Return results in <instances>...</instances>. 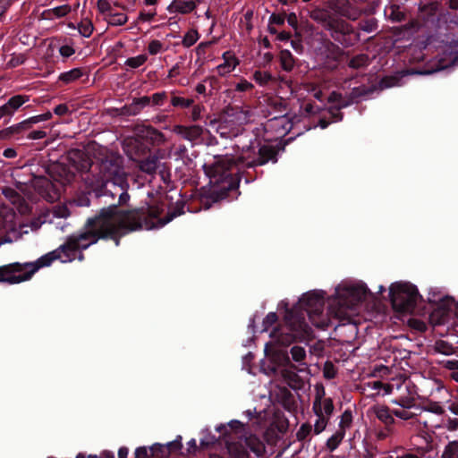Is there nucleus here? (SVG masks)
<instances>
[{
    "instance_id": "f257e3e1",
    "label": "nucleus",
    "mask_w": 458,
    "mask_h": 458,
    "mask_svg": "<svg viewBox=\"0 0 458 458\" xmlns=\"http://www.w3.org/2000/svg\"><path fill=\"white\" fill-rule=\"evenodd\" d=\"M140 223V210L116 212L113 207L103 208L98 215L87 219L81 231L69 235L57 249L38 258V263L46 267L55 260L72 262L80 250H87L99 240H112L118 246L123 236L143 226Z\"/></svg>"
},
{
    "instance_id": "f03ea898",
    "label": "nucleus",
    "mask_w": 458,
    "mask_h": 458,
    "mask_svg": "<svg viewBox=\"0 0 458 458\" xmlns=\"http://www.w3.org/2000/svg\"><path fill=\"white\" fill-rule=\"evenodd\" d=\"M355 303H347L342 296L334 298L329 302L328 312L323 313L324 299L315 293H309L300 300L299 307L287 310L284 321L290 333H281L275 328L270 336L278 344L287 346L295 340H302L311 335V328L305 321L307 315L318 328L326 329L331 324V318L344 320L351 316Z\"/></svg>"
},
{
    "instance_id": "7ed1b4c3",
    "label": "nucleus",
    "mask_w": 458,
    "mask_h": 458,
    "mask_svg": "<svg viewBox=\"0 0 458 458\" xmlns=\"http://www.w3.org/2000/svg\"><path fill=\"white\" fill-rule=\"evenodd\" d=\"M336 14L356 21L360 17L361 10L346 3L337 6L335 13L326 8L317 7L310 11V17L328 31L330 37L344 47L353 46L359 40V33L354 31L352 24Z\"/></svg>"
},
{
    "instance_id": "20e7f679",
    "label": "nucleus",
    "mask_w": 458,
    "mask_h": 458,
    "mask_svg": "<svg viewBox=\"0 0 458 458\" xmlns=\"http://www.w3.org/2000/svg\"><path fill=\"white\" fill-rule=\"evenodd\" d=\"M129 188V184L127 180H123V182H118L117 184L106 189L103 191V194H110L112 198L118 195V203L115 205H111L108 208H114L116 212H127L128 210H118V206L126 205L130 200V195L127 192ZM183 204H178L176 208L172 211H169L166 216L163 219L159 218V216L162 212V209L157 206L152 207H142L140 208L130 209L129 211L140 210V224H142V227L138 230L146 229L150 230L156 227H161L172 221L174 217L183 214Z\"/></svg>"
},
{
    "instance_id": "39448f33",
    "label": "nucleus",
    "mask_w": 458,
    "mask_h": 458,
    "mask_svg": "<svg viewBox=\"0 0 458 458\" xmlns=\"http://www.w3.org/2000/svg\"><path fill=\"white\" fill-rule=\"evenodd\" d=\"M242 165L238 157L231 154L216 155L211 163L203 165L205 174L209 178V183L212 186L211 199L216 202L225 199L228 191L237 186V180L231 173L234 165Z\"/></svg>"
},
{
    "instance_id": "423d86ee",
    "label": "nucleus",
    "mask_w": 458,
    "mask_h": 458,
    "mask_svg": "<svg viewBox=\"0 0 458 458\" xmlns=\"http://www.w3.org/2000/svg\"><path fill=\"white\" fill-rule=\"evenodd\" d=\"M98 172L94 174L95 189L105 191L126 179V173L123 167V157L109 152L99 158L97 164Z\"/></svg>"
},
{
    "instance_id": "0eeeda50",
    "label": "nucleus",
    "mask_w": 458,
    "mask_h": 458,
    "mask_svg": "<svg viewBox=\"0 0 458 458\" xmlns=\"http://www.w3.org/2000/svg\"><path fill=\"white\" fill-rule=\"evenodd\" d=\"M90 168L89 160L80 151H72L69 154L67 164H57L50 169L51 178L62 185L70 183L76 173L87 171Z\"/></svg>"
},
{
    "instance_id": "6e6552de",
    "label": "nucleus",
    "mask_w": 458,
    "mask_h": 458,
    "mask_svg": "<svg viewBox=\"0 0 458 458\" xmlns=\"http://www.w3.org/2000/svg\"><path fill=\"white\" fill-rule=\"evenodd\" d=\"M40 268L38 259L33 262H13L0 266V283L18 284L29 281Z\"/></svg>"
},
{
    "instance_id": "1a4fd4ad",
    "label": "nucleus",
    "mask_w": 458,
    "mask_h": 458,
    "mask_svg": "<svg viewBox=\"0 0 458 458\" xmlns=\"http://www.w3.org/2000/svg\"><path fill=\"white\" fill-rule=\"evenodd\" d=\"M386 394H393L392 403L401 408H415L417 392L415 386L408 379H392L386 383Z\"/></svg>"
},
{
    "instance_id": "9d476101",
    "label": "nucleus",
    "mask_w": 458,
    "mask_h": 458,
    "mask_svg": "<svg viewBox=\"0 0 458 458\" xmlns=\"http://www.w3.org/2000/svg\"><path fill=\"white\" fill-rule=\"evenodd\" d=\"M394 309L400 312H411L416 305L418 291L410 284H394L390 287Z\"/></svg>"
},
{
    "instance_id": "9b49d317",
    "label": "nucleus",
    "mask_w": 458,
    "mask_h": 458,
    "mask_svg": "<svg viewBox=\"0 0 458 458\" xmlns=\"http://www.w3.org/2000/svg\"><path fill=\"white\" fill-rule=\"evenodd\" d=\"M276 155L277 152L274 147L270 145H262L259 148L257 152L253 148L244 150L242 154L239 156V160L243 165L247 167H253L257 165H263L268 161L276 163L277 161Z\"/></svg>"
},
{
    "instance_id": "f8f14e48",
    "label": "nucleus",
    "mask_w": 458,
    "mask_h": 458,
    "mask_svg": "<svg viewBox=\"0 0 458 458\" xmlns=\"http://www.w3.org/2000/svg\"><path fill=\"white\" fill-rule=\"evenodd\" d=\"M292 127L293 124L287 114H276L266 123V130L274 131L276 138L285 136Z\"/></svg>"
},
{
    "instance_id": "ddd939ff",
    "label": "nucleus",
    "mask_w": 458,
    "mask_h": 458,
    "mask_svg": "<svg viewBox=\"0 0 458 458\" xmlns=\"http://www.w3.org/2000/svg\"><path fill=\"white\" fill-rule=\"evenodd\" d=\"M30 100L28 95H14L10 98L6 103L0 106V119L8 117L9 119L18 111V109Z\"/></svg>"
},
{
    "instance_id": "4468645a",
    "label": "nucleus",
    "mask_w": 458,
    "mask_h": 458,
    "mask_svg": "<svg viewBox=\"0 0 458 458\" xmlns=\"http://www.w3.org/2000/svg\"><path fill=\"white\" fill-rule=\"evenodd\" d=\"M136 131L138 136L155 146H161L166 141L165 134L150 125H139Z\"/></svg>"
},
{
    "instance_id": "2eb2a0df",
    "label": "nucleus",
    "mask_w": 458,
    "mask_h": 458,
    "mask_svg": "<svg viewBox=\"0 0 458 458\" xmlns=\"http://www.w3.org/2000/svg\"><path fill=\"white\" fill-rule=\"evenodd\" d=\"M452 65H458V39L452 41L444 52V56L438 60L435 72L444 70Z\"/></svg>"
},
{
    "instance_id": "dca6fc26",
    "label": "nucleus",
    "mask_w": 458,
    "mask_h": 458,
    "mask_svg": "<svg viewBox=\"0 0 458 458\" xmlns=\"http://www.w3.org/2000/svg\"><path fill=\"white\" fill-rule=\"evenodd\" d=\"M368 414L374 415L378 420L388 427L394 423L393 417V411H390L389 407L384 404H374L368 410Z\"/></svg>"
},
{
    "instance_id": "f3484780",
    "label": "nucleus",
    "mask_w": 458,
    "mask_h": 458,
    "mask_svg": "<svg viewBox=\"0 0 458 458\" xmlns=\"http://www.w3.org/2000/svg\"><path fill=\"white\" fill-rule=\"evenodd\" d=\"M173 131L182 138L189 141H195L199 140L202 133L203 128L199 125H191V126H183V125H175L173 128Z\"/></svg>"
},
{
    "instance_id": "a211bd4d",
    "label": "nucleus",
    "mask_w": 458,
    "mask_h": 458,
    "mask_svg": "<svg viewBox=\"0 0 458 458\" xmlns=\"http://www.w3.org/2000/svg\"><path fill=\"white\" fill-rule=\"evenodd\" d=\"M31 185L43 197L49 198L51 200L55 199V196L51 195V191L55 188V184L48 177L34 176L31 180Z\"/></svg>"
},
{
    "instance_id": "6ab92c4d",
    "label": "nucleus",
    "mask_w": 458,
    "mask_h": 458,
    "mask_svg": "<svg viewBox=\"0 0 458 458\" xmlns=\"http://www.w3.org/2000/svg\"><path fill=\"white\" fill-rule=\"evenodd\" d=\"M224 63L216 66V70L218 75L225 76L232 72L239 64V60L232 51H226L223 54Z\"/></svg>"
},
{
    "instance_id": "aec40b11",
    "label": "nucleus",
    "mask_w": 458,
    "mask_h": 458,
    "mask_svg": "<svg viewBox=\"0 0 458 458\" xmlns=\"http://www.w3.org/2000/svg\"><path fill=\"white\" fill-rule=\"evenodd\" d=\"M264 101L270 114H287V103L284 98L277 96H267Z\"/></svg>"
},
{
    "instance_id": "412c9836",
    "label": "nucleus",
    "mask_w": 458,
    "mask_h": 458,
    "mask_svg": "<svg viewBox=\"0 0 458 458\" xmlns=\"http://www.w3.org/2000/svg\"><path fill=\"white\" fill-rule=\"evenodd\" d=\"M197 0H174L167 7L170 13L187 14L195 10Z\"/></svg>"
},
{
    "instance_id": "4be33fe9",
    "label": "nucleus",
    "mask_w": 458,
    "mask_h": 458,
    "mask_svg": "<svg viewBox=\"0 0 458 458\" xmlns=\"http://www.w3.org/2000/svg\"><path fill=\"white\" fill-rule=\"evenodd\" d=\"M300 367L293 364H288V366L284 367L281 369V376L288 384V386L292 388H299L301 385V380L297 374L298 369Z\"/></svg>"
},
{
    "instance_id": "5701e85b",
    "label": "nucleus",
    "mask_w": 458,
    "mask_h": 458,
    "mask_svg": "<svg viewBox=\"0 0 458 458\" xmlns=\"http://www.w3.org/2000/svg\"><path fill=\"white\" fill-rule=\"evenodd\" d=\"M248 447L257 457H262L266 452V446L262 440L255 435H250L242 439Z\"/></svg>"
},
{
    "instance_id": "b1692460",
    "label": "nucleus",
    "mask_w": 458,
    "mask_h": 458,
    "mask_svg": "<svg viewBox=\"0 0 458 458\" xmlns=\"http://www.w3.org/2000/svg\"><path fill=\"white\" fill-rule=\"evenodd\" d=\"M324 391L322 393L318 392L313 405L317 404L320 408L321 414L326 417H330L334 411V404L331 398L323 399Z\"/></svg>"
},
{
    "instance_id": "393cba45",
    "label": "nucleus",
    "mask_w": 458,
    "mask_h": 458,
    "mask_svg": "<svg viewBox=\"0 0 458 458\" xmlns=\"http://www.w3.org/2000/svg\"><path fill=\"white\" fill-rule=\"evenodd\" d=\"M226 447L232 458H249V453L242 439L236 442H229Z\"/></svg>"
},
{
    "instance_id": "a878e982",
    "label": "nucleus",
    "mask_w": 458,
    "mask_h": 458,
    "mask_svg": "<svg viewBox=\"0 0 458 458\" xmlns=\"http://www.w3.org/2000/svg\"><path fill=\"white\" fill-rule=\"evenodd\" d=\"M159 158L156 155H149L139 162V168L148 174H154L158 168Z\"/></svg>"
},
{
    "instance_id": "bb28decb",
    "label": "nucleus",
    "mask_w": 458,
    "mask_h": 458,
    "mask_svg": "<svg viewBox=\"0 0 458 458\" xmlns=\"http://www.w3.org/2000/svg\"><path fill=\"white\" fill-rule=\"evenodd\" d=\"M30 130L26 121L20 122L14 125L0 131V140H8L13 135H18L25 131Z\"/></svg>"
},
{
    "instance_id": "cd10ccee",
    "label": "nucleus",
    "mask_w": 458,
    "mask_h": 458,
    "mask_svg": "<svg viewBox=\"0 0 458 458\" xmlns=\"http://www.w3.org/2000/svg\"><path fill=\"white\" fill-rule=\"evenodd\" d=\"M72 11V7L69 4H63L51 9L45 10L43 15L46 19H59L66 16Z\"/></svg>"
},
{
    "instance_id": "c85d7f7f",
    "label": "nucleus",
    "mask_w": 458,
    "mask_h": 458,
    "mask_svg": "<svg viewBox=\"0 0 458 458\" xmlns=\"http://www.w3.org/2000/svg\"><path fill=\"white\" fill-rule=\"evenodd\" d=\"M291 355L293 360L298 363L297 366L300 368L298 371H303L307 368V363L305 362L306 359V351L303 347L295 345L291 348Z\"/></svg>"
},
{
    "instance_id": "c756f323",
    "label": "nucleus",
    "mask_w": 458,
    "mask_h": 458,
    "mask_svg": "<svg viewBox=\"0 0 458 458\" xmlns=\"http://www.w3.org/2000/svg\"><path fill=\"white\" fill-rule=\"evenodd\" d=\"M312 411L317 416V420L314 423L313 431L316 435H318L327 428V425L328 423V417L323 416V414H321L320 408L317 404L312 405Z\"/></svg>"
},
{
    "instance_id": "7c9ffc66",
    "label": "nucleus",
    "mask_w": 458,
    "mask_h": 458,
    "mask_svg": "<svg viewBox=\"0 0 458 458\" xmlns=\"http://www.w3.org/2000/svg\"><path fill=\"white\" fill-rule=\"evenodd\" d=\"M386 383H383L379 380L369 381L362 386V392L365 393L366 391H375L374 393L369 394V397H375L379 395L380 391L383 390V395H386Z\"/></svg>"
},
{
    "instance_id": "2f4dec72",
    "label": "nucleus",
    "mask_w": 458,
    "mask_h": 458,
    "mask_svg": "<svg viewBox=\"0 0 458 458\" xmlns=\"http://www.w3.org/2000/svg\"><path fill=\"white\" fill-rule=\"evenodd\" d=\"M327 101L328 103L333 104V106H335V108L334 110H335L336 113L341 109L347 107L348 106L351 105V101L349 99L344 98L341 93L335 91H333L329 95Z\"/></svg>"
},
{
    "instance_id": "473e14b6",
    "label": "nucleus",
    "mask_w": 458,
    "mask_h": 458,
    "mask_svg": "<svg viewBox=\"0 0 458 458\" xmlns=\"http://www.w3.org/2000/svg\"><path fill=\"white\" fill-rule=\"evenodd\" d=\"M375 90L374 87L367 88L365 86L355 87L352 89L349 95L351 104L359 100V98L372 93Z\"/></svg>"
},
{
    "instance_id": "72a5a7b5",
    "label": "nucleus",
    "mask_w": 458,
    "mask_h": 458,
    "mask_svg": "<svg viewBox=\"0 0 458 458\" xmlns=\"http://www.w3.org/2000/svg\"><path fill=\"white\" fill-rule=\"evenodd\" d=\"M83 75L82 70L80 68H74L68 72H64L59 75V80L65 84L72 83Z\"/></svg>"
},
{
    "instance_id": "f704fd0d",
    "label": "nucleus",
    "mask_w": 458,
    "mask_h": 458,
    "mask_svg": "<svg viewBox=\"0 0 458 458\" xmlns=\"http://www.w3.org/2000/svg\"><path fill=\"white\" fill-rule=\"evenodd\" d=\"M441 458H458V439L449 441L445 445Z\"/></svg>"
},
{
    "instance_id": "c9c22d12",
    "label": "nucleus",
    "mask_w": 458,
    "mask_h": 458,
    "mask_svg": "<svg viewBox=\"0 0 458 458\" xmlns=\"http://www.w3.org/2000/svg\"><path fill=\"white\" fill-rule=\"evenodd\" d=\"M345 434L343 429H338L333 436H331L327 441V447L329 451L335 450L342 443Z\"/></svg>"
},
{
    "instance_id": "e433bc0d",
    "label": "nucleus",
    "mask_w": 458,
    "mask_h": 458,
    "mask_svg": "<svg viewBox=\"0 0 458 458\" xmlns=\"http://www.w3.org/2000/svg\"><path fill=\"white\" fill-rule=\"evenodd\" d=\"M233 115L235 116V120L241 123H247L250 122L251 116H252V111L250 107L247 108H235Z\"/></svg>"
},
{
    "instance_id": "4c0bfd02",
    "label": "nucleus",
    "mask_w": 458,
    "mask_h": 458,
    "mask_svg": "<svg viewBox=\"0 0 458 458\" xmlns=\"http://www.w3.org/2000/svg\"><path fill=\"white\" fill-rule=\"evenodd\" d=\"M106 20L111 26H122L127 22L128 16L122 13H110L107 14V17H106Z\"/></svg>"
},
{
    "instance_id": "58836bf2",
    "label": "nucleus",
    "mask_w": 458,
    "mask_h": 458,
    "mask_svg": "<svg viewBox=\"0 0 458 458\" xmlns=\"http://www.w3.org/2000/svg\"><path fill=\"white\" fill-rule=\"evenodd\" d=\"M434 351L444 355H452L454 353V347L446 341L438 340L434 344Z\"/></svg>"
},
{
    "instance_id": "ea45409f",
    "label": "nucleus",
    "mask_w": 458,
    "mask_h": 458,
    "mask_svg": "<svg viewBox=\"0 0 458 458\" xmlns=\"http://www.w3.org/2000/svg\"><path fill=\"white\" fill-rule=\"evenodd\" d=\"M193 103L194 100L192 98H186L172 93L171 105L174 107L184 109L191 106Z\"/></svg>"
},
{
    "instance_id": "a19ab883",
    "label": "nucleus",
    "mask_w": 458,
    "mask_h": 458,
    "mask_svg": "<svg viewBox=\"0 0 458 458\" xmlns=\"http://www.w3.org/2000/svg\"><path fill=\"white\" fill-rule=\"evenodd\" d=\"M280 62L282 68L284 71H291L294 66V59L293 55L288 50H283L280 53Z\"/></svg>"
},
{
    "instance_id": "79ce46f5",
    "label": "nucleus",
    "mask_w": 458,
    "mask_h": 458,
    "mask_svg": "<svg viewBox=\"0 0 458 458\" xmlns=\"http://www.w3.org/2000/svg\"><path fill=\"white\" fill-rule=\"evenodd\" d=\"M369 56L366 54H360L353 56L348 63L349 67L359 69L369 64Z\"/></svg>"
},
{
    "instance_id": "37998d69",
    "label": "nucleus",
    "mask_w": 458,
    "mask_h": 458,
    "mask_svg": "<svg viewBox=\"0 0 458 458\" xmlns=\"http://www.w3.org/2000/svg\"><path fill=\"white\" fill-rule=\"evenodd\" d=\"M199 34L197 30L191 29L188 30L182 40V44L184 47H190L193 46L199 39Z\"/></svg>"
},
{
    "instance_id": "c03bdc74",
    "label": "nucleus",
    "mask_w": 458,
    "mask_h": 458,
    "mask_svg": "<svg viewBox=\"0 0 458 458\" xmlns=\"http://www.w3.org/2000/svg\"><path fill=\"white\" fill-rule=\"evenodd\" d=\"M415 411H429L435 414H443L445 410L444 408L437 402L428 403V404L422 406V407H415Z\"/></svg>"
},
{
    "instance_id": "a18cd8bd",
    "label": "nucleus",
    "mask_w": 458,
    "mask_h": 458,
    "mask_svg": "<svg viewBox=\"0 0 458 458\" xmlns=\"http://www.w3.org/2000/svg\"><path fill=\"white\" fill-rule=\"evenodd\" d=\"M143 109L137 98H133L132 102L123 107V114L127 115H136Z\"/></svg>"
},
{
    "instance_id": "49530a36",
    "label": "nucleus",
    "mask_w": 458,
    "mask_h": 458,
    "mask_svg": "<svg viewBox=\"0 0 458 458\" xmlns=\"http://www.w3.org/2000/svg\"><path fill=\"white\" fill-rule=\"evenodd\" d=\"M273 77L268 72L255 71L253 73V80L260 86H266L273 81Z\"/></svg>"
},
{
    "instance_id": "de8ad7c7",
    "label": "nucleus",
    "mask_w": 458,
    "mask_h": 458,
    "mask_svg": "<svg viewBox=\"0 0 458 458\" xmlns=\"http://www.w3.org/2000/svg\"><path fill=\"white\" fill-rule=\"evenodd\" d=\"M79 32L81 36L89 38L91 36L94 27L90 20L83 19L78 25Z\"/></svg>"
},
{
    "instance_id": "09e8293b",
    "label": "nucleus",
    "mask_w": 458,
    "mask_h": 458,
    "mask_svg": "<svg viewBox=\"0 0 458 458\" xmlns=\"http://www.w3.org/2000/svg\"><path fill=\"white\" fill-rule=\"evenodd\" d=\"M167 49L165 47L164 44L157 39L151 40L148 45V51L150 55H155L158 53L164 52Z\"/></svg>"
},
{
    "instance_id": "8fccbe9b",
    "label": "nucleus",
    "mask_w": 458,
    "mask_h": 458,
    "mask_svg": "<svg viewBox=\"0 0 458 458\" xmlns=\"http://www.w3.org/2000/svg\"><path fill=\"white\" fill-rule=\"evenodd\" d=\"M411 408H402V409H394L393 410V414L397 418L407 420L411 419L413 416L418 415L419 413L416 411H411Z\"/></svg>"
},
{
    "instance_id": "3c124183",
    "label": "nucleus",
    "mask_w": 458,
    "mask_h": 458,
    "mask_svg": "<svg viewBox=\"0 0 458 458\" xmlns=\"http://www.w3.org/2000/svg\"><path fill=\"white\" fill-rule=\"evenodd\" d=\"M148 57L145 55H139L134 57H130L125 61V65L131 68H138L144 64L147 61Z\"/></svg>"
},
{
    "instance_id": "603ef678",
    "label": "nucleus",
    "mask_w": 458,
    "mask_h": 458,
    "mask_svg": "<svg viewBox=\"0 0 458 458\" xmlns=\"http://www.w3.org/2000/svg\"><path fill=\"white\" fill-rule=\"evenodd\" d=\"M352 422V414L350 411H344L341 415L339 422V429H343L345 433L346 428H350Z\"/></svg>"
},
{
    "instance_id": "864d4df0",
    "label": "nucleus",
    "mask_w": 458,
    "mask_h": 458,
    "mask_svg": "<svg viewBox=\"0 0 458 458\" xmlns=\"http://www.w3.org/2000/svg\"><path fill=\"white\" fill-rule=\"evenodd\" d=\"M312 426L310 423H303L296 433V437L299 441L305 440L311 433Z\"/></svg>"
},
{
    "instance_id": "5fc2aeb1",
    "label": "nucleus",
    "mask_w": 458,
    "mask_h": 458,
    "mask_svg": "<svg viewBox=\"0 0 458 458\" xmlns=\"http://www.w3.org/2000/svg\"><path fill=\"white\" fill-rule=\"evenodd\" d=\"M51 118H52V113L48 111L42 114L31 116V117L26 119L25 121H26V123H28V126L30 129L32 124L38 123L40 122H44V121H47Z\"/></svg>"
},
{
    "instance_id": "6e6d98bb",
    "label": "nucleus",
    "mask_w": 458,
    "mask_h": 458,
    "mask_svg": "<svg viewBox=\"0 0 458 458\" xmlns=\"http://www.w3.org/2000/svg\"><path fill=\"white\" fill-rule=\"evenodd\" d=\"M26 60V57L24 55L22 54H13L10 60L7 62L6 64V67L7 68H14V67H17L21 64H22Z\"/></svg>"
},
{
    "instance_id": "4d7b16f0",
    "label": "nucleus",
    "mask_w": 458,
    "mask_h": 458,
    "mask_svg": "<svg viewBox=\"0 0 458 458\" xmlns=\"http://www.w3.org/2000/svg\"><path fill=\"white\" fill-rule=\"evenodd\" d=\"M157 15V12H156V9H153V10H149L148 12L146 11H141L139 13V16L137 18V21H136V23L138 22H148V21H151L154 17Z\"/></svg>"
},
{
    "instance_id": "13d9d810",
    "label": "nucleus",
    "mask_w": 458,
    "mask_h": 458,
    "mask_svg": "<svg viewBox=\"0 0 458 458\" xmlns=\"http://www.w3.org/2000/svg\"><path fill=\"white\" fill-rule=\"evenodd\" d=\"M4 195L10 199L13 204H16L22 200L21 195L11 188H4L3 189Z\"/></svg>"
},
{
    "instance_id": "bf43d9fd",
    "label": "nucleus",
    "mask_w": 458,
    "mask_h": 458,
    "mask_svg": "<svg viewBox=\"0 0 458 458\" xmlns=\"http://www.w3.org/2000/svg\"><path fill=\"white\" fill-rule=\"evenodd\" d=\"M398 84V79L395 77H385L383 78L379 83L378 88L379 89H385L391 87H394Z\"/></svg>"
},
{
    "instance_id": "052dcab7",
    "label": "nucleus",
    "mask_w": 458,
    "mask_h": 458,
    "mask_svg": "<svg viewBox=\"0 0 458 458\" xmlns=\"http://www.w3.org/2000/svg\"><path fill=\"white\" fill-rule=\"evenodd\" d=\"M167 98V94L165 91L157 92L154 93L150 98H151V104L153 106H162L165 102V100Z\"/></svg>"
},
{
    "instance_id": "680f3d73",
    "label": "nucleus",
    "mask_w": 458,
    "mask_h": 458,
    "mask_svg": "<svg viewBox=\"0 0 458 458\" xmlns=\"http://www.w3.org/2000/svg\"><path fill=\"white\" fill-rule=\"evenodd\" d=\"M277 321V315L276 312H269L263 319L264 330H268L269 327L274 326Z\"/></svg>"
},
{
    "instance_id": "e2e57ef3",
    "label": "nucleus",
    "mask_w": 458,
    "mask_h": 458,
    "mask_svg": "<svg viewBox=\"0 0 458 458\" xmlns=\"http://www.w3.org/2000/svg\"><path fill=\"white\" fill-rule=\"evenodd\" d=\"M254 88L253 84L247 80L242 79L235 85V90L239 92L250 91Z\"/></svg>"
},
{
    "instance_id": "0e129e2a",
    "label": "nucleus",
    "mask_w": 458,
    "mask_h": 458,
    "mask_svg": "<svg viewBox=\"0 0 458 458\" xmlns=\"http://www.w3.org/2000/svg\"><path fill=\"white\" fill-rule=\"evenodd\" d=\"M54 216L60 218H64L70 216V211L66 206L57 205L53 209Z\"/></svg>"
},
{
    "instance_id": "69168bd1",
    "label": "nucleus",
    "mask_w": 458,
    "mask_h": 458,
    "mask_svg": "<svg viewBox=\"0 0 458 458\" xmlns=\"http://www.w3.org/2000/svg\"><path fill=\"white\" fill-rule=\"evenodd\" d=\"M444 428L454 432L458 429V418H447L444 420Z\"/></svg>"
},
{
    "instance_id": "338daca9",
    "label": "nucleus",
    "mask_w": 458,
    "mask_h": 458,
    "mask_svg": "<svg viewBox=\"0 0 458 458\" xmlns=\"http://www.w3.org/2000/svg\"><path fill=\"white\" fill-rule=\"evenodd\" d=\"M348 293L353 297H355L356 299V301H360L362 300V298L364 297L365 293H366V290L364 287H352L349 291H348Z\"/></svg>"
},
{
    "instance_id": "774afa93",
    "label": "nucleus",
    "mask_w": 458,
    "mask_h": 458,
    "mask_svg": "<svg viewBox=\"0 0 458 458\" xmlns=\"http://www.w3.org/2000/svg\"><path fill=\"white\" fill-rule=\"evenodd\" d=\"M97 7L100 13L106 14L111 13V4L108 0H98Z\"/></svg>"
}]
</instances>
